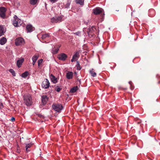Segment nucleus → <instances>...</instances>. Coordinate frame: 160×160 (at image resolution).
Segmentation results:
<instances>
[{
  "mask_svg": "<svg viewBox=\"0 0 160 160\" xmlns=\"http://www.w3.org/2000/svg\"><path fill=\"white\" fill-rule=\"evenodd\" d=\"M25 42L24 39L21 37H19L16 39L15 44L17 46L21 45L24 44Z\"/></svg>",
  "mask_w": 160,
  "mask_h": 160,
  "instance_id": "1",
  "label": "nucleus"
},
{
  "mask_svg": "<svg viewBox=\"0 0 160 160\" xmlns=\"http://www.w3.org/2000/svg\"><path fill=\"white\" fill-rule=\"evenodd\" d=\"M53 108L56 111L59 112L62 109V105L60 104H54L52 105Z\"/></svg>",
  "mask_w": 160,
  "mask_h": 160,
  "instance_id": "2",
  "label": "nucleus"
},
{
  "mask_svg": "<svg viewBox=\"0 0 160 160\" xmlns=\"http://www.w3.org/2000/svg\"><path fill=\"white\" fill-rule=\"evenodd\" d=\"M24 103L28 106H30V96L29 95H24L23 96Z\"/></svg>",
  "mask_w": 160,
  "mask_h": 160,
  "instance_id": "3",
  "label": "nucleus"
},
{
  "mask_svg": "<svg viewBox=\"0 0 160 160\" xmlns=\"http://www.w3.org/2000/svg\"><path fill=\"white\" fill-rule=\"evenodd\" d=\"M103 11V9L100 7H97L93 9V12L95 15H98L101 13Z\"/></svg>",
  "mask_w": 160,
  "mask_h": 160,
  "instance_id": "4",
  "label": "nucleus"
},
{
  "mask_svg": "<svg viewBox=\"0 0 160 160\" xmlns=\"http://www.w3.org/2000/svg\"><path fill=\"white\" fill-rule=\"evenodd\" d=\"M42 86L44 89L48 88L50 86V83L48 80L47 79H45L42 82Z\"/></svg>",
  "mask_w": 160,
  "mask_h": 160,
  "instance_id": "5",
  "label": "nucleus"
},
{
  "mask_svg": "<svg viewBox=\"0 0 160 160\" xmlns=\"http://www.w3.org/2000/svg\"><path fill=\"white\" fill-rule=\"evenodd\" d=\"M14 19L13 22V25L15 27H19L21 24L20 22H19V21L20 20L16 16L14 17Z\"/></svg>",
  "mask_w": 160,
  "mask_h": 160,
  "instance_id": "6",
  "label": "nucleus"
},
{
  "mask_svg": "<svg viewBox=\"0 0 160 160\" xmlns=\"http://www.w3.org/2000/svg\"><path fill=\"white\" fill-rule=\"evenodd\" d=\"M6 8L3 7L0 8V16L2 18H4L5 17Z\"/></svg>",
  "mask_w": 160,
  "mask_h": 160,
  "instance_id": "7",
  "label": "nucleus"
},
{
  "mask_svg": "<svg viewBox=\"0 0 160 160\" xmlns=\"http://www.w3.org/2000/svg\"><path fill=\"white\" fill-rule=\"evenodd\" d=\"M67 57V55L66 54L64 53H62L58 55V58L60 60L65 61L66 60Z\"/></svg>",
  "mask_w": 160,
  "mask_h": 160,
  "instance_id": "8",
  "label": "nucleus"
},
{
  "mask_svg": "<svg viewBox=\"0 0 160 160\" xmlns=\"http://www.w3.org/2000/svg\"><path fill=\"white\" fill-rule=\"evenodd\" d=\"M62 19V18L61 17H58L56 18H53L51 19V21L52 23H57L58 22H60Z\"/></svg>",
  "mask_w": 160,
  "mask_h": 160,
  "instance_id": "9",
  "label": "nucleus"
},
{
  "mask_svg": "<svg viewBox=\"0 0 160 160\" xmlns=\"http://www.w3.org/2000/svg\"><path fill=\"white\" fill-rule=\"evenodd\" d=\"M24 59L23 58H21L17 61V64L18 68L21 67L23 62L24 61Z\"/></svg>",
  "mask_w": 160,
  "mask_h": 160,
  "instance_id": "10",
  "label": "nucleus"
},
{
  "mask_svg": "<svg viewBox=\"0 0 160 160\" xmlns=\"http://www.w3.org/2000/svg\"><path fill=\"white\" fill-rule=\"evenodd\" d=\"M48 100V98L46 95H43L42 97V104L45 105Z\"/></svg>",
  "mask_w": 160,
  "mask_h": 160,
  "instance_id": "11",
  "label": "nucleus"
},
{
  "mask_svg": "<svg viewBox=\"0 0 160 160\" xmlns=\"http://www.w3.org/2000/svg\"><path fill=\"white\" fill-rule=\"evenodd\" d=\"M62 85L60 84H57L55 86V90L58 92H59L62 89Z\"/></svg>",
  "mask_w": 160,
  "mask_h": 160,
  "instance_id": "12",
  "label": "nucleus"
},
{
  "mask_svg": "<svg viewBox=\"0 0 160 160\" xmlns=\"http://www.w3.org/2000/svg\"><path fill=\"white\" fill-rule=\"evenodd\" d=\"M50 77L52 81L54 83H56L57 82V78H56L54 76L51 74L50 76Z\"/></svg>",
  "mask_w": 160,
  "mask_h": 160,
  "instance_id": "13",
  "label": "nucleus"
},
{
  "mask_svg": "<svg viewBox=\"0 0 160 160\" xmlns=\"http://www.w3.org/2000/svg\"><path fill=\"white\" fill-rule=\"evenodd\" d=\"M38 58V56L37 55H34L32 58V64L33 65H34L35 62Z\"/></svg>",
  "mask_w": 160,
  "mask_h": 160,
  "instance_id": "14",
  "label": "nucleus"
},
{
  "mask_svg": "<svg viewBox=\"0 0 160 160\" xmlns=\"http://www.w3.org/2000/svg\"><path fill=\"white\" fill-rule=\"evenodd\" d=\"M7 42V39L6 38L2 37L0 39V44L2 45L4 44Z\"/></svg>",
  "mask_w": 160,
  "mask_h": 160,
  "instance_id": "15",
  "label": "nucleus"
},
{
  "mask_svg": "<svg viewBox=\"0 0 160 160\" xmlns=\"http://www.w3.org/2000/svg\"><path fill=\"white\" fill-rule=\"evenodd\" d=\"M73 73L70 72L67 73L66 77L68 79H71L72 78L73 76Z\"/></svg>",
  "mask_w": 160,
  "mask_h": 160,
  "instance_id": "16",
  "label": "nucleus"
},
{
  "mask_svg": "<svg viewBox=\"0 0 160 160\" xmlns=\"http://www.w3.org/2000/svg\"><path fill=\"white\" fill-rule=\"evenodd\" d=\"M94 29H95V28L93 26H92V27H89L87 31L88 34H89L94 31Z\"/></svg>",
  "mask_w": 160,
  "mask_h": 160,
  "instance_id": "17",
  "label": "nucleus"
},
{
  "mask_svg": "<svg viewBox=\"0 0 160 160\" xmlns=\"http://www.w3.org/2000/svg\"><path fill=\"white\" fill-rule=\"evenodd\" d=\"M75 1L77 4H79L81 5H84V0H75Z\"/></svg>",
  "mask_w": 160,
  "mask_h": 160,
  "instance_id": "18",
  "label": "nucleus"
},
{
  "mask_svg": "<svg viewBox=\"0 0 160 160\" xmlns=\"http://www.w3.org/2000/svg\"><path fill=\"white\" fill-rule=\"evenodd\" d=\"M29 75V72L28 71H25L21 75V76L24 78H26Z\"/></svg>",
  "mask_w": 160,
  "mask_h": 160,
  "instance_id": "19",
  "label": "nucleus"
},
{
  "mask_svg": "<svg viewBox=\"0 0 160 160\" xmlns=\"http://www.w3.org/2000/svg\"><path fill=\"white\" fill-rule=\"evenodd\" d=\"M90 73L91 74L92 76L95 77L96 76V73L94 72V69L92 68L90 70Z\"/></svg>",
  "mask_w": 160,
  "mask_h": 160,
  "instance_id": "20",
  "label": "nucleus"
},
{
  "mask_svg": "<svg viewBox=\"0 0 160 160\" xmlns=\"http://www.w3.org/2000/svg\"><path fill=\"white\" fill-rule=\"evenodd\" d=\"M50 35L48 33L45 34H43L42 35V39H45L47 38H49V37Z\"/></svg>",
  "mask_w": 160,
  "mask_h": 160,
  "instance_id": "21",
  "label": "nucleus"
},
{
  "mask_svg": "<svg viewBox=\"0 0 160 160\" xmlns=\"http://www.w3.org/2000/svg\"><path fill=\"white\" fill-rule=\"evenodd\" d=\"M78 89V87L77 86L74 87L71 89L70 92L72 93L75 92Z\"/></svg>",
  "mask_w": 160,
  "mask_h": 160,
  "instance_id": "22",
  "label": "nucleus"
},
{
  "mask_svg": "<svg viewBox=\"0 0 160 160\" xmlns=\"http://www.w3.org/2000/svg\"><path fill=\"white\" fill-rule=\"evenodd\" d=\"M4 33L3 28L2 27L0 26V37L2 36Z\"/></svg>",
  "mask_w": 160,
  "mask_h": 160,
  "instance_id": "23",
  "label": "nucleus"
},
{
  "mask_svg": "<svg viewBox=\"0 0 160 160\" xmlns=\"http://www.w3.org/2000/svg\"><path fill=\"white\" fill-rule=\"evenodd\" d=\"M26 150L27 152H29L30 150V144H27L25 147Z\"/></svg>",
  "mask_w": 160,
  "mask_h": 160,
  "instance_id": "24",
  "label": "nucleus"
},
{
  "mask_svg": "<svg viewBox=\"0 0 160 160\" xmlns=\"http://www.w3.org/2000/svg\"><path fill=\"white\" fill-rule=\"evenodd\" d=\"M9 71L11 72L12 75L13 76H16V73L15 72V71L12 69H10L9 70Z\"/></svg>",
  "mask_w": 160,
  "mask_h": 160,
  "instance_id": "25",
  "label": "nucleus"
},
{
  "mask_svg": "<svg viewBox=\"0 0 160 160\" xmlns=\"http://www.w3.org/2000/svg\"><path fill=\"white\" fill-rule=\"evenodd\" d=\"M72 57L76 59L77 58H79V52L78 51L76 52Z\"/></svg>",
  "mask_w": 160,
  "mask_h": 160,
  "instance_id": "26",
  "label": "nucleus"
},
{
  "mask_svg": "<svg viewBox=\"0 0 160 160\" xmlns=\"http://www.w3.org/2000/svg\"><path fill=\"white\" fill-rule=\"evenodd\" d=\"M59 47L58 48H53V49H52V53H53V54H56L57 53L58 50H59Z\"/></svg>",
  "mask_w": 160,
  "mask_h": 160,
  "instance_id": "27",
  "label": "nucleus"
},
{
  "mask_svg": "<svg viewBox=\"0 0 160 160\" xmlns=\"http://www.w3.org/2000/svg\"><path fill=\"white\" fill-rule=\"evenodd\" d=\"M38 1V0H31V4L35 5L37 3Z\"/></svg>",
  "mask_w": 160,
  "mask_h": 160,
  "instance_id": "28",
  "label": "nucleus"
},
{
  "mask_svg": "<svg viewBox=\"0 0 160 160\" xmlns=\"http://www.w3.org/2000/svg\"><path fill=\"white\" fill-rule=\"evenodd\" d=\"M77 69L78 70H80L81 68L80 66L79 62L78 61H77Z\"/></svg>",
  "mask_w": 160,
  "mask_h": 160,
  "instance_id": "29",
  "label": "nucleus"
},
{
  "mask_svg": "<svg viewBox=\"0 0 160 160\" xmlns=\"http://www.w3.org/2000/svg\"><path fill=\"white\" fill-rule=\"evenodd\" d=\"M26 30L27 32H30V25H28L26 27Z\"/></svg>",
  "mask_w": 160,
  "mask_h": 160,
  "instance_id": "30",
  "label": "nucleus"
},
{
  "mask_svg": "<svg viewBox=\"0 0 160 160\" xmlns=\"http://www.w3.org/2000/svg\"><path fill=\"white\" fill-rule=\"evenodd\" d=\"M71 2L69 1H68L67 2V3L65 5V7L66 8H69L70 5V4Z\"/></svg>",
  "mask_w": 160,
  "mask_h": 160,
  "instance_id": "31",
  "label": "nucleus"
},
{
  "mask_svg": "<svg viewBox=\"0 0 160 160\" xmlns=\"http://www.w3.org/2000/svg\"><path fill=\"white\" fill-rule=\"evenodd\" d=\"M43 61V60L42 59H40L38 61V66H39L40 64Z\"/></svg>",
  "mask_w": 160,
  "mask_h": 160,
  "instance_id": "32",
  "label": "nucleus"
},
{
  "mask_svg": "<svg viewBox=\"0 0 160 160\" xmlns=\"http://www.w3.org/2000/svg\"><path fill=\"white\" fill-rule=\"evenodd\" d=\"M137 123L138 124H139L141 123V120H139V119H137Z\"/></svg>",
  "mask_w": 160,
  "mask_h": 160,
  "instance_id": "33",
  "label": "nucleus"
},
{
  "mask_svg": "<svg viewBox=\"0 0 160 160\" xmlns=\"http://www.w3.org/2000/svg\"><path fill=\"white\" fill-rule=\"evenodd\" d=\"M35 30V28L32 27V26L31 25V32L34 31Z\"/></svg>",
  "mask_w": 160,
  "mask_h": 160,
  "instance_id": "34",
  "label": "nucleus"
},
{
  "mask_svg": "<svg viewBox=\"0 0 160 160\" xmlns=\"http://www.w3.org/2000/svg\"><path fill=\"white\" fill-rule=\"evenodd\" d=\"M52 3H54L56 2L57 0H49Z\"/></svg>",
  "mask_w": 160,
  "mask_h": 160,
  "instance_id": "35",
  "label": "nucleus"
},
{
  "mask_svg": "<svg viewBox=\"0 0 160 160\" xmlns=\"http://www.w3.org/2000/svg\"><path fill=\"white\" fill-rule=\"evenodd\" d=\"M104 13L103 14H101V19H102V20H103V18L104 17Z\"/></svg>",
  "mask_w": 160,
  "mask_h": 160,
  "instance_id": "36",
  "label": "nucleus"
},
{
  "mask_svg": "<svg viewBox=\"0 0 160 160\" xmlns=\"http://www.w3.org/2000/svg\"><path fill=\"white\" fill-rule=\"evenodd\" d=\"M11 120L12 122L14 121H15V118L13 117H12L11 118Z\"/></svg>",
  "mask_w": 160,
  "mask_h": 160,
  "instance_id": "37",
  "label": "nucleus"
},
{
  "mask_svg": "<svg viewBox=\"0 0 160 160\" xmlns=\"http://www.w3.org/2000/svg\"><path fill=\"white\" fill-rule=\"evenodd\" d=\"M75 60H76V59L75 58H73V57H72V59H71V61L72 62L75 61Z\"/></svg>",
  "mask_w": 160,
  "mask_h": 160,
  "instance_id": "38",
  "label": "nucleus"
},
{
  "mask_svg": "<svg viewBox=\"0 0 160 160\" xmlns=\"http://www.w3.org/2000/svg\"><path fill=\"white\" fill-rule=\"evenodd\" d=\"M34 144V143H32V142H31V146L33 144Z\"/></svg>",
  "mask_w": 160,
  "mask_h": 160,
  "instance_id": "39",
  "label": "nucleus"
},
{
  "mask_svg": "<svg viewBox=\"0 0 160 160\" xmlns=\"http://www.w3.org/2000/svg\"><path fill=\"white\" fill-rule=\"evenodd\" d=\"M129 84H130V85H131L132 84V82H131V81H130V82H129Z\"/></svg>",
  "mask_w": 160,
  "mask_h": 160,
  "instance_id": "40",
  "label": "nucleus"
},
{
  "mask_svg": "<svg viewBox=\"0 0 160 160\" xmlns=\"http://www.w3.org/2000/svg\"><path fill=\"white\" fill-rule=\"evenodd\" d=\"M39 117H42V115H41V116H40V115L39 114Z\"/></svg>",
  "mask_w": 160,
  "mask_h": 160,
  "instance_id": "41",
  "label": "nucleus"
}]
</instances>
